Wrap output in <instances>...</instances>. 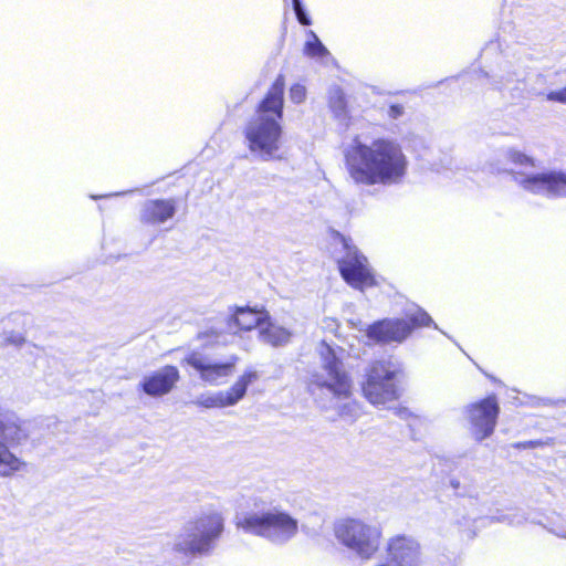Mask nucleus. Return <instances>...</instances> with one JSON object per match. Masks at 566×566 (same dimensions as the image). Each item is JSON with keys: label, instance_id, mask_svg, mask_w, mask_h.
I'll return each mask as SVG.
<instances>
[{"label": "nucleus", "instance_id": "34", "mask_svg": "<svg viewBox=\"0 0 566 566\" xmlns=\"http://www.w3.org/2000/svg\"><path fill=\"white\" fill-rule=\"evenodd\" d=\"M105 197H107V196L106 195H104V196H91L92 199H99V198H105Z\"/></svg>", "mask_w": 566, "mask_h": 566}, {"label": "nucleus", "instance_id": "11", "mask_svg": "<svg viewBox=\"0 0 566 566\" xmlns=\"http://www.w3.org/2000/svg\"><path fill=\"white\" fill-rule=\"evenodd\" d=\"M345 254L337 260L342 277L355 289H364L375 284V279L368 261L350 239L342 237Z\"/></svg>", "mask_w": 566, "mask_h": 566}, {"label": "nucleus", "instance_id": "33", "mask_svg": "<svg viewBox=\"0 0 566 566\" xmlns=\"http://www.w3.org/2000/svg\"><path fill=\"white\" fill-rule=\"evenodd\" d=\"M132 192H134V190H128V191H124V192H116V193H113L112 196H123V195L132 193Z\"/></svg>", "mask_w": 566, "mask_h": 566}, {"label": "nucleus", "instance_id": "2", "mask_svg": "<svg viewBox=\"0 0 566 566\" xmlns=\"http://www.w3.org/2000/svg\"><path fill=\"white\" fill-rule=\"evenodd\" d=\"M322 370L311 374L307 390L318 407L334 411L338 417L355 421L361 416V406L353 398V385L335 350L325 342L317 346Z\"/></svg>", "mask_w": 566, "mask_h": 566}, {"label": "nucleus", "instance_id": "10", "mask_svg": "<svg viewBox=\"0 0 566 566\" xmlns=\"http://www.w3.org/2000/svg\"><path fill=\"white\" fill-rule=\"evenodd\" d=\"M407 319H382L378 321L367 328V337L377 343H401L416 327L428 326L432 323L430 315L417 310L408 314Z\"/></svg>", "mask_w": 566, "mask_h": 566}, {"label": "nucleus", "instance_id": "28", "mask_svg": "<svg viewBox=\"0 0 566 566\" xmlns=\"http://www.w3.org/2000/svg\"><path fill=\"white\" fill-rule=\"evenodd\" d=\"M387 114L391 119H398L405 114V108L400 104H392L390 105Z\"/></svg>", "mask_w": 566, "mask_h": 566}, {"label": "nucleus", "instance_id": "4", "mask_svg": "<svg viewBox=\"0 0 566 566\" xmlns=\"http://www.w3.org/2000/svg\"><path fill=\"white\" fill-rule=\"evenodd\" d=\"M223 532V518L217 512L188 521L171 543V551L185 557L208 555Z\"/></svg>", "mask_w": 566, "mask_h": 566}, {"label": "nucleus", "instance_id": "32", "mask_svg": "<svg viewBox=\"0 0 566 566\" xmlns=\"http://www.w3.org/2000/svg\"><path fill=\"white\" fill-rule=\"evenodd\" d=\"M450 484L454 490L459 489L460 486V482L458 480H451Z\"/></svg>", "mask_w": 566, "mask_h": 566}, {"label": "nucleus", "instance_id": "9", "mask_svg": "<svg viewBox=\"0 0 566 566\" xmlns=\"http://www.w3.org/2000/svg\"><path fill=\"white\" fill-rule=\"evenodd\" d=\"M497 172H511L513 180L525 191L548 199L566 198V171L549 169L536 174L496 168Z\"/></svg>", "mask_w": 566, "mask_h": 566}, {"label": "nucleus", "instance_id": "17", "mask_svg": "<svg viewBox=\"0 0 566 566\" xmlns=\"http://www.w3.org/2000/svg\"><path fill=\"white\" fill-rule=\"evenodd\" d=\"M176 210L174 199L146 200L140 209V221L144 224L158 226L171 219Z\"/></svg>", "mask_w": 566, "mask_h": 566}, {"label": "nucleus", "instance_id": "7", "mask_svg": "<svg viewBox=\"0 0 566 566\" xmlns=\"http://www.w3.org/2000/svg\"><path fill=\"white\" fill-rule=\"evenodd\" d=\"M337 542L363 562L373 559L380 549L382 532L360 518H342L334 524Z\"/></svg>", "mask_w": 566, "mask_h": 566}, {"label": "nucleus", "instance_id": "21", "mask_svg": "<svg viewBox=\"0 0 566 566\" xmlns=\"http://www.w3.org/2000/svg\"><path fill=\"white\" fill-rule=\"evenodd\" d=\"M308 39L304 45V53L310 57L323 59L329 54L314 31L307 32Z\"/></svg>", "mask_w": 566, "mask_h": 566}, {"label": "nucleus", "instance_id": "30", "mask_svg": "<svg viewBox=\"0 0 566 566\" xmlns=\"http://www.w3.org/2000/svg\"><path fill=\"white\" fill-rule=\"evenodd\" d=\"M407 409H402V408H399L397 409L396 413L399 416V417H405L407 415Z\"/></svg>", "mask_w": 566, "mask_h": 566}, {"label": "nucleus", "instance_id": "22", "mask_svg": "<svg viewBox=\"0 0 566 566\" xmlns=\"http://www.w3.org/2000/svg\"><path fill=\"white\" fill-rule=\"evenodd\" d=\"M504 157L509 161L514 164L515 166H520V167H534L535 166L533 158H531L530 156H527L518 150H515V149H507L504 153Z\"/></svg>", "mask_w": 566, "mask_h": 566}, {"label": "nucleus", "instance_id": "20", "mask_svg": "<svg viewBox=\"0 0 566 566\" xmlns=\"http://www.w3.org/2000/svg\"><path fill=\"white\" fill-rule=\"evenodd\" d=\"M328 106L334 117L340 123L348 119V109L345 95L339 87H332L328 92Z\"/></svg>", "mask_w": 566, "mask_h": 566}, {"label": "nucleus", "instance_id": "12", "mask_svg": "<svg viewBox=\"0 0 566 566\" xmlns=\"http://www.w3.org/2000/svg\"><path fill=\"white\" fill-rule=\"evenodd\" d=\"M500 407L495 396H489L465 407L469 431L476 441L489 438L495 429Z\"/></svg>", "mask_w": 566, "mask_h": 566}, {"label": "nucleus", "instance_id": "19", "mask_svg": "<svg viewBox=\"0 0 566 566\" xmlns=\"http://www.w3.org/2000/svg\"><path fill=\"white\" fill-rule=\"evenodd\" d=\"M268 318L266 312H260L252 310L250 307H238L235 313L229 319V328L232 329L233 326L239 329L250 331L252 328L260 329V325Z\"/></svg>", "mask_w": 566, "mask_h": 566}, {"label": "nucleus", "instance_id": "5", "mask_svg": "<svg viewBox=\"0 0 566 566\" xmlns=\"http://www.w3.org/2000/svg\"><path fill=\"white\" fill-rule=\"evenodd\" d=\"M402 376L403 370L397 361H374L366 369L365 381L361 384L364 397L376 407L398 400L401 396L399 382Z\"/></svg>", "mask_w": 566, "mask_h": 566}, {"label": "nucleus", "instance_id": "6", "mask_svg": "<svg viewBox=\"0 0 566 566\" xmlns=\"http://www.w3.org/2000/svg\"><path fill=\"white\" fill-rule=\"evenodd\" d=\"M237 526L274 544L289 542L298 531L297 520L276 507L264 512H251L237 517Z\"/></svg>", "mask_w": 566, "mask_h": 566}, {"label": "nucleus", "instance_id": "18", "mask_svg": "<svg viewBox=\"0 0 566 566\" xmlns=\"http://www.w3.org/2000/svg\"><path fill=\"white\" fill-rule=\"evenodd\" d=\"M293 333L276 322L272 321L268 314V318L263 321L259 329V338L262 343L272 347H284L292 340Z\"/></svg>", "mask_w": 566, "mask_h": 566}, {"label": "nucleus", "instance_id": "24", "mask_svg": "<svg viewBox=\"0 0 566 566\" xmlns=\"http://www.w3.org/2000/svg\"><path fill=\"white\" fill-rule=\"evenodd\" d=\"M292 6H293V10L295 12V15L297 18V21L302 24V25H311L312 24V20L311 18L308 17L303 3H302V0H292Z\"/></svg>", "mask_w": 566, "mask_h": 566}, {"label": "nucleus", "instance_id": "15", "mask_svg": "<svg viewBox=\"0 0 566 566\" xmlns=\"http://www.w3.org/2000/svg\"><path fill=\"white\" fill-rule=\"evenodd\" d=\"M386 558L394 566H418L420 563L419 544L411 537L396 535L386 543Z\"/></svg>", "mask_w": 566, "mask_h": 566}, {"label": "nucleus", "instance_id": "23", "mask_svg": "<svg viewBox=\"0 0 566 566\" xmlns=\"http://www.w3.org/2000/svg\"><path fill=\"white\" fill-rule=\"evenodd\" d=\"M0 337L1 347L14 346L20 348L25 344V337L21 333L14 331L3 332Z\"/></svg>", "mask_w": 566, "mask_h": 566}, {"label": "nucleus", "instance_id": "8", "mask_svg": "<svg viewBox=\"0 0 566 566\" xmlns=\"http://www.w3.org/2000/svg\"><path fill=\"white\" fill-rule=\"evenodd\" d=\"M29 437L25 423L14 413L0 410V476H11L20 471L24 462L11 449Z\"/></svg>", "mask_w": 566, "mask_h": 566}, {"label": "nucleus", "instance_id": "29", "mask_svg": "<svg viewBox=\"0 0 566 566\" xmlns=\"http://www.w3.org/2000/svg\"><path fill=\"white\" fill-rule=\"evenodd\" d=\"M547 98L549 101L566 103V86L559 91L551 92Z\"/></svg>", "mask_w": 566, "mask_h": 566}, {"label": "nucleus", "instance_id": "1", "mask_svg": "<svg viewBox=\"0 0 566 566\" xmlns=\"http://www.w3.org/2000/svg\"><path fill=\"white\" fill-rule=\"evenodd\" d=\"M345 161L350 178L365 186L398 185L408 167L400 145L386 138L375 139L369 145L354 138L345 150Z\"/></svg>", "mask_w": 566, "mask_h": 566}, {"label": "nucleus", "instance_id": "31", "mask_svg": "<svg viewBox=\"0 0 566 566\" xmlns=\"http://www.w3.org/2000/svg\"><path fill=\"white\" fill-rule=\"evenodd\" d=\"M374 566H394V565H391V563L386 558L385 560H382Z\"/></svg>", "mask_w": 566, "mask_h": 566}, {"label": "nucleus", "instance_id": "27", "mask_svg": "<svg viewBox=\"0 0 566 566\" xmlns=\"http://www.w3.org/2000/svg\"><path fill=\"white\" fill-rule=\"evenodd\" d=\"M552 441H553V439H547L546 441L530 440V441H524V442H517L516 444H514V447L517 449H534L537 447L549 446V444H552Z\"/></svg>", "mask_w": 566, "mask_h": 566}, {"label": "nucleus", "instance_id": "25", "mask_svg": "<svg viewBox=\"0 0 566 566\" xmlns=\"http://www.w3.org/2000/svg\"><path fill=\"white\" fill-rule=\"evenodd\" d=\"M306 98V88L302 84H294L290 88V99L295 104H301Z\"/></svg>", "mask_w": 566, "mask_h": 566}, {"label": "nucleus", "instance_id": "16", "mask_svg": "<svg viewBox=\"0 0 566 566\" xmlns=\"http://www.w3.org/2000/svg\"><path fill=\"white\" fill-rule=\"evenodd\" d=\"M180 375L177 367L166 365L160 369L146 375L140 382L144 392L151 397H160L172 390Z\"/></svg>", "mask_w": 566, "mask_h": 566}, {"label": "nucleus", "instance_id": "14", "mask_svg": "<svg viewBox=\"0 0 566 566\" xmlns=\"http://www.w3.org/2000/svg\"><path fill=\"white\" fill-rule=\"evenodd\" d=\"M185 361L199 373L201 380L217 386L233 374L238 357L232 356L226 363H216L200 353H191Z\"/></svg>", "mask_w": 566, "mask_h": 566}, {"label": "nucleus", "instance_id": "26", "mask_svg": "<svg viewBox=\"0 0 566 566\" xmlns=\"http://www.w3.org/2000/svg\"><path fill=\"white\" fill-rule=\"evenodd\" d=\"M524 81V77H520V75L517 73H513V74H509L505 78V81L501 82L500 85H497L496 87L497 88H502L504 86H510L512 84H514L512 86L513 90H523L521 86H520V83H522Z\"/></svg>", "mask_w": 566, "mask_h": 566}, {"label": "nucleus", "instance_id": "13", "mask_svg": "<svg viewBox=\"0 0 566 566\" xmlns=\"http://www.w3.org/2000/svg\"><path fill=\"white\" fill-rule=\"evenodd\" d=\"M258 373L254 370L244 371L238 380L227 390H220L213 394H202L195 401L196 405L203 408H226L235 406L247 394L248 387L258 379Z\"/></svg>", "mask_w": 566, "mask_h": 566}, {"label": "nucleus", "instance_id": "3", "mask_svg": "<svg viewBox=\"0 0 566 566\" xmlns=\"http://www.w3.org/2000/svg\"><path fill=\"white\" fill-rule=\"evenodd\" d=\"M284 88L285 80L280 74L243 130L249 150L264 161L275 158L281 147Z\"/></svg>", "mask_w": 566, "mask_h": 566}]
</instances>
